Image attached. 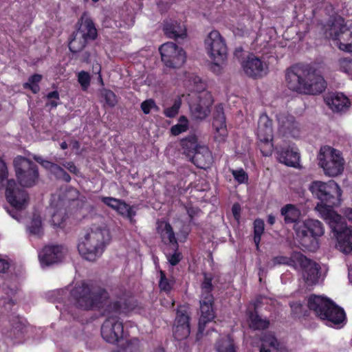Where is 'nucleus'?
<instances>
[{"label":"nucleus","mask_w":352,"mask_h":352,"mask_svg":"<svg viewBox=\"0 0 352 352\" xmlns=\"http://www.w3.org/2000/svg\"><path fill=\"white\" fill-rule=\"evenodd\" d=\"M70 297L77 308L85 311L102 309L103 315L129 313L137 306L133 298L126 294L109 301L107 289L85 281L76 284L70 291Z\"/></svg>","instance_id":"obj_1"},{"label":"nucleus","mask_w":352,"mask_h":352,"mask_svg":"<svg viewBox=\"0 0 352 352\" xmlns=\"http://www.w3.org/2000/svg\"><path fill=\"white\" fill-rule=\"evenodd\" d=\"M285 80L288 88L299 94L317 95L325 90L326 81L308 65L296 64L286 71Z\"/></svg>","instance_id":"obj_2"},{"label":"nucleus","mask_w":352,"mask_h":352,"mask_svg":"<svg viewBox=\"0 0 352 352\" xmlns=\"http://www.w3.org/2000/svg\"><path fill=\"white\" fill-rule=\"evenodd\" d=\"M308 308L331 327H339L346 318L344 309L325 296L311 294L307 299Z\"/></svg>","instance_id":"obj_3"},{"label":"nucleus","mask_w":352,"mask_h":352,"mask_svg":"<svg viewBox=\"0 0 352 352\" xmlns=\"http://www.w3.org/2000/svg\"><path fill=\"white\" fill-rule=\"evenodd\" d=\"M109 232L98 228L88 232L78 245V251L85 260L95 261L104 252L105 242L109 240Z\"/></svg>","instance_id":"obj_4"},{"label":"nucleus","mask_w":352,"mask_h":352,"mask_svg":"<svg viewBox=\"0 0 352 352\" xmlns=\"http://www.w3.org/2000/svg\"><path fill=\"white\" fill-rule=\"evenodd\" d=\"M309 190L320 201V206L327 209V212H333L329 208L338 206L341 203L342 190L334 181H314L310 184Z\"/></svg>","instance_id":"obj_5"},{"label":"nucleus","mask_w":352,"mask_h":352,"mask_svg":"<svg viewBox=\"0 0 352 352\" xmlns=\"http://www.w3.org/2000/svg\"><path fill=\"white\" fill-rule=\"evenodd\" d=\"M296 236L302 246L309 251H315L319 248L318 238L324 234L322 223L316 219H309L301 223L294 226Z\"/></svg>","instance_id":"obj_6"},{"label":"nucleus","mask_w":352,"mask_h":352,"mask_svg":"<svg viewBox=\"0 0 352 352\" xmlns=\"http://www.w3.org/2000/svg\"><path fill=\"white\" fill-rule=\"evenodd\" d=\"M327 219L336 237L337 249L345 254L352 253V227L347 226L345 219L335 212H329Z\"/></svg>","instance_id":"obj_7"},{"label":"nucleus","mask_w":352,"mask_h":352,"mask_svg":"<svg viewBox=\"0 0 352 352\" xmlns=\"http://www.w3.org/2000/svg\"><path fill=\"white\" fill-rule=\"evenodd\" d=\"M318 160V165L323 169L326 175L336 177L344 170V160L342 153L330 146L320 147Z\"/></svg>","instance_id":"obj_8"},{"label":"nucleus","mask_w":352,"mask_h":352,"mask_svg":"<svg viewBox=\"0 0 352 352\" xmlns=\"http://www.w3.org/2000/svg\"><path fill=\"white\" fill-rule=\"evenodd\" d=\"M80 21V25L69 43V49L74 54L82 50L88 41L95 40L98 36L95 24L90 17L83 15Z\"/></svg>","instance_id":"obj_9"},{"label":"nucleus","mask_w":352,"mask_h":352,"mask_svg":"<svg viewBox=\"0 0 352 352\" xmlns=\"http://www.w3.org/2000/svg\"><path fill=\"white\" fill-rule=\"evenodd\" d=\"M16 176L19 184L32 187L38 182L39 174L37 165L29 159L18 155L13 162Z\"/></svg>","instance_id":"obj_10"},{"label":"nucleus","mask_w":352,"mask_h":352,"mask_svg":"<svg viewBox=\"0 0 352 352\" xmlns=\"http://www.w3.org/2000/svg\"><path fill=\"white\" fill-rule=\"evenodd\" d=\"M206 50L208 56L214 62V65L219 67L227 57L228 47L224 38L218 30H212L204 41Z\"/></svg>","instance_id":"obj_11"},{"label":"nucleus","mask_w":352,"mask_h":352,"mask_svg":"<svg viewBox=\"0 0 352 352\" xmlns=\"http://www.w3.org/2000/svg\"><path fill=\"white\" fill-rule=\"evenodd\" d=\"M23 187L19 186L14 179L7 182L5 192L6 200L16 210L12 213L10 211L8 212L16 219H18V211L25 208L29 200V195Z\"/></svg>","instance_id":"obj_12"},{"label":"nucleus","mask_w":352,"mask_h":352,"mask_svg":"<svg viewBox=\"0 0 352 352\" xmlns=\"http://www.w3.org/2000/svg\"><path fill=\"white\" fill-rule=\"evenodd\" d=\"M128 314H123L126 315ZM121 314H112L106 315L108 317L101 326L100 333L102 338L107 342L116 344L126 336L123 322L120 320V318L117 316Z\"/></svg>","instance_id":"obj_13"},{"label":"nucleus","mask_w":352,"mask_h":352,"mask_svg":"<svg viewBox=\"0 0 352 352\" xmlns=\"http://www.w3.org/2000/svg\"><path fill=\"white\" fill-rule=\"evenodd\" d=\"M161 59L164 65L169 68H179L186 62L185 51L173 42L164 43L159 48Z\"/></svg>","instance_id":"obj_14"},{"label":"nucleus","mask_w":352,"mask_h":352,"mask_svg":"<svg viewBox=\"0 0 352 352\" xmlns=\"http://www.w3.org/2000/svg\"><path fill=\"white\" fill-rule=\"evenodd\" d=\"M292 259L294 264L298 265L302 270L304 280L307 284H316L318 281L320 266L313 260L308 258L300 252H294Z\"/></svg>","instance_id":"obj_15"},{"label":"nucleus","mask_w":352,"mask_h":352,"mask_svg":"<svg viewBox=\"0 0 352 352\" xmlns=\"http://www.w3.org/2000/svg\"><path fill=\"white\" fill-rule=\"evenodd\" d=\"M338 28L333 35V40L336 41L338 48L346 52H352V21H345L340 17L336 21Z\"/></svg>","instance_id":"obj_16"},{"label":"nucleus","mask_w":352,"mask_h":352,"mask_svg":"<svg viewBox=\"0 0 352 352\" xmlns=\"http://www.w3.org/2000/svg\"><path fill=\"white\" fill-rule=\"evenodd\" d=\"M241 65L245 75L252 79L263 77L268 69L266 63L254 54H250L243 59Z\"/></svg>","instance_id":"obj_17"},{"label":"nucleus","mask_w":352,"mask_h":352,"mask_svg":"<svg viewBox=\"0 0 352 352\" xmlns=\"http://www.w3.org/2000/svg\"><path fill=\"white\" fill-rule=\"evenodd\" d=\"M42 266H50L60 263L64 258V248L61 245H47L38 254Z\"/></svg>","instance_id":"obj_18"},{"label":"nucleus","mask_w":352,"mask_h":352,"mask_svg":"<svg viewBox=\"0 0 352 352\" xmlns=\"http://www.w3.org/2000/svg\"><path fill=\"white\" fill-rule=\"evenodd\" d=\"M201 316L198 324V333L202 334L207 323L215 317L214 311V298L201 296L199 301Z\"/></svg>","instance_id":"obj_19"},{"label":"nucleus","mask_w":352,"mask_h":352,"mask_svg":"<svg viewBox=\"0 0 352 352\" xmlns=\"http://www.w3.org/2000/svg\"><path fill=\"white\" fill-rule=\"evenodd\" d=\"M212 126L215 130V140L223 142L228 135L226 116L222 104H217L213 112Z\"/></svg>","instance_id":"obj_20"},{"label":"nucleus","mask_w":352,"mask_h":352,"mask_svg":"<svg viewBox=\"0 0 352 352\" xmlns=\"http://www.w3.org/2000/svg\"><path fill=\"white\" fill-rule=\"evenodd\" d=\"M162 31L166 37L175 40L187 36L186 26L182 22L172 19L163 21Z\"/></svg>","instance_id":"obj_21"},{"label":"nucleus","mask_w":352,"mask_h":352,"mask_svg":"<svg viewBox=\"0 0 352 352\" xmlns=\"http://www.w3.org/2000/svg\"><path fill=\"white\" fill-rule=\"evenodd\" d=\"M10 323L12 328L10 330L3 332L8 338L13 340L14 343H19L24 338L25 332V324L22 318L16 316H12L10 319Z\"/></svg>","instance_id":"obj_22"},{"label":"nucleus","mask_w":352,"mask_h":352,"mask_svg":"<svg viewBox=\"0 0 352 352\" xmlns=\"http://www.w3.org/2000/svg\"><path fill=\"white\" fill-rule=\"evenodd\" d=\"M324 101L333 112L344 111L351 105L349 99L342 93H331L325 97Z\"/></svg>","instance_id":"obj_23"},{"label":"nucleus","mask_w":352,"mask_h":352,"mask_svg":"<svg viewBox=\"0 0 352 352\" xmlns=\"http://www.w3.org/2000/svg\"><path fill=\"white\" fill-rule=\"evenodd\" d=\"M193 164L197 168L206 169L210 167L212 162V153L208 147L201 146L189 158Z\"/></svg>","instance_id":"obj_24"},{"label":"nucleus","mask_w":352,"mask_h":352,"mask_svg":"<svg viewBox=\"0 0 352 352\" xmlns=\"http://www.w3.org/2000/svg\"><path fill=\"white\" fill-rule=\"evenodd\" d=\"M156 230L164 244L175 246L176 249L179 247L175 232L169 222L157 221Z\"/></svg>","instance_id":"obj_25"},{"label":"nucleus","mask_w":352,"mask_h":352,"mask_svg":"<svg viewBox=\"0 0 352 352\" xmlns=\"http://www.w3.org/2000/svg\"><path fill=\"white\" fill-rule=\"evenodd\" d=\"M256 135L258 140L273 138L272 120L265 113L259 117Z\"/></svg>","instance_id":"obj_26"},{"label":"nucleus","mask_w":352,"mask_h":352,"mask_svg":"<svg viewBox=\"0 0 352 352\" xmlns=\"http://www.w3.org/2000/svg\"><path fill=\"white\" fill-rule=\"evenodd\" d=\"M203 94H204L206 98V101L202 103L201 100H200L199 103L190 107L194 117L200 120L204 119L208 116L210 111V107L213 102L212 96L209 93H204Z\"/></svg>","instance_id":"obj_27"},{"label":"nucleus","mask_w":352,"mask_h":352,"mask_svg":"<svg viewBox=\"0 0 352 352\" xmlns=\"http://www.w3.org/2000/svg\"><path fill=\"white\" fill-rule=\"evenodd\" d=\"M280 214L284 217V221L286 224L301 223L300 219L301 211L295 205L288 204L280 209Z\"/></svg>","instance_id":"obj_28"},{"label":"nucleus","mask_w":352,"mask_h":352,"mask_svg":"<svg viewBox=\"0 0 352 352\" xmlns=\"http://www.w3.org/2000/svg\"><path fill=\"white\" fill-rule=\"evenodd\" d=\"M278 158L281 163L291 167H297L300 162L299 153L289 148H283L278 153Z\"/></svg>","instance_id":"obj_29"},{"label":"nucleus","mask_w":352,"mask_h":352,"mask_svg":"<svg viewBox=\"0 0 352 352\" xmlns=\"http://www.w3.org/2000/svg\"><path fill=\"white\" fill-rule=\"evenodd\" d=\"M183 154L189 158L195 153L200 145L197 143V138L195 135H190L181 141Z\"/></svg>","instance_id":"obj_30"},{"label":"nucleus","mask_w":352,"mask_h":352,"mask_svg":"<svg viewBox=\"0 0 352 352\" xmlns=\"http://www.w3.org/2000/svg\"><path fill=\"white\" fill-rule=\"evenodd\" d=\"M248 318L250 327L254 330H265L270 326L269 320L261 318L256 311H250Z\"/></svg>","instance_id":"obj_31"},{"label":"nucleus","mask_w":352,"mask_h":352,"mask_svg":"<svg viewBox=\"0 0 352 352\" xmlns=\"http://www.w3.org/2000/svg\"><path fill=\"white\" fill-rule=\"evenodd\" d=\"M204 279L201 283V295L203 297L210 298V299H213L214 296L212 294V292L214 289V285L212 284V280L214 276L212 274L208 272H203L202 273Z\"/></svg>","instance_id":"obj_32"},{"label":"nucleus","mask_w":352,"mask_h":352,"mask_svg":"<svg viewBox=\"0 0 352 352\" xmlns=\"http://www.w3.org/2000/svg\"><path fill=\"white\" fill-rule=\"evenodd\" d=\"M133 208L134 206H131L124 201L121 200L114 210L121 216L127 218L131 223H135L134 217L136 215V211Z\"/></svg>","instance_id":"obj_33"},{"label":"nucleus","mask_w":352,"mask_h":352,"mask_svg":"<svg viewBox=\"0 0 352 352\" xmlns=\"http://www.w3.org/2000/svg\"><path fill=\"white\" fill-rule=\"evenodd\" d=\"M253 232V241L255 244L256 249V250H259L261 237L265 232V223L263 219L257 218L254 221Z\"/></svg>","instance_id":"obj_34"},{"label":"nucleus","mask_w":352,"mask_h":352,"mask_svg":"<svg viewBox=\"0 0 352 352\" xmlns=\"http://www.w3.org/2000/svg\"><path fill=\"white\" fill-rule=\"evenodd\" d=\"M217 352H236L234 342L230 336L219 339L215 344Z\"/></svg>","instance_id":"obj_35"},{"label":"nucleus","mask_w":352,"mask_h":352,"mask_svg":"<svg viewBox=\"0 0 352 352\" xmlns=\"http://www.w3.org/2000/svg\"><path fill=\"white\" fill-rule=\"evenodd\" d=\"M29 232L38 237H41L43 234V229L42 226V221L39 214H34L30 226L28 227Z\"/></svg>","instance_id":"obj_36"},{"label":"nucleus","mask_w":352,"mask_h":352,"mask_svg":"<svg viewBox=\"0 0 352 352\" xmlns=\"http://www.w3.org/2000/svg\"><path fill=\"white\" fill-rule=\"evenodd\" d=\"M43 76L34 74L28 78V82L23 84L25 89H30L33 94H36L40 91L39 83L42 80Z\"/></svg>","instance_id":"obj_37"},{"label":"nucleus","mask_w":352,"mask_h":352,"mask_svg":"<svg viewBox=\"0 0 352 352\" xmlns=\"http://www.w3.org/2000/svg\"><path fill=\"white\" fill-rule=\"evenodd\" d=\"M189 122L185 116H181L179 118L178 123L172 126L170 131L171 135L177 136L188 129Z\"/></svg>","instance_id":"obj_38"},{"label":"nucleus","mask_w":352,"mask_h":352,"mask_svg":"<svg viewBox=\"0 0 352 352\" xmlns=\"http://www.w3.org/2000/svg\"><path fill=\"white\" fill-rule=\"evenodd\" d=\"M190 316L188 314L187 308L184 306H179L177 312L175 324L177 325H190Z\"/></svg>","instance_id":"obj_39"},{"label":"nucleus","mask_w":352,"mask_h":352,"mask_svg":"<svg viewBox=\"0 0 352 352\" xmlns=\"http://www.w3.org/2000/svg\"><path fill=\"white\" fill-rule=\"evenodd\" d=\"M261 346L266 348L270 346L274 349L278 350L280 343L276 336L272 332L265 333L261 338Z\"/></svg>","instance_id":"obj_40"},{"label":"nucleus","mask_w":352,"mask_h":352,"mask_svg":"<svg viewBox=\"0 0 352 352\" xmlns=\"http://www.w3.org/2000/svg\"><path fill=\"white\" fill-rule=\"evenodd\" d=\"M190 333V325H177L173 327V336L177 340H182L188 337Z\"/></svg>","instance_id":"obj_41"},{"label":"nucleus","mask_w":352,"mask_h":352,"mask_svg":"<svg viewBox=\"0 0 352 352\" xmlns=\"http://www.w3.org/2000/svg\"><path fill=\"white\" fill-rule=\"evenodd\" d=\"M101 96L104 100L105 104L109 107H114L118 103V98L116 94L108 89L101 91Z\"/></svg>","instance_id":"obj_42"},{"label":"nucleus","mask_w":352,"mask_h":352,"mask_svg":"<svg viewBox=\"0 0 352 352\" xmlns=\"http://www.w3.org/2000/svg\"><path fill=\"white\" fill-rule=\"evenodd\" d=\"M273 138L258 140V146L263 156H270L273 151Z\"/></svg>","instance_id":"obj_43"},{"label":"nucleus","mask_w":352,"mask_h":352,"mask_svg":"<svg viewBox=\"0 0 352 352\" xmlns=\"http://www.w3.org/2000/svg\"><path fill=\"white\" fill-rule=\"evenodd\" d=\"M181 106L182 100L177 98L174 100L173 104L171 107L164 109L163 113L166 118H173L178 114Z\"/></svg>","instance_id":"obj_44"},{"label":"nucleus","mask_w":352,"mask_h":352,"mask_svg":"<svg viewBox=\"0 0 352 352\" xmlns=\"http://www.w3.org/2000/svg\"><path fill=\"white\" fill-rule=\"evenodd\" d=\"M111 352H140L139 341L138 339H133L129 342L124 346L111 351Z\"/></svg>","instance_id":"obj_45"},{"label":"nucleus","mask_w":352,"mask_h":352,"mask_svg":"<svg viewBox=\"0 0 352 352\" xmlns=\"http://www.w3.org/2000/svg\"><path fill=\"white\" fill-rule=\"evenodd\" d=\"M57 179L63 180L67 183L71 181L70 175L59 165L56 164L51 173Z\"/></svg>","instance_id":"obj_46"},{"label":"nucleus","mask_w":352,"mask_h":352,"mask_svg":"<svg viewBox=\"0 0 352 352\" xmlns=\"http://www.w3.org/2000/svg\"><path fill=\"white\" fill-rule=\"evenodd\" d=\"M78 82L80 85L83 91H87L90 86V74L85 71L80 72L78 74Z\"/></svg>","instance_id":"obj_47"},{"label":"nucleus","mask_w":352,"mask_h":352,"mask_svg":"<svg viewBox=\"0 0 352 352\" xmlns=\"http://www.w3.org/2000/svg\"><path fill=\"white\" fill-rule=\"evenodd\" d=\"M172 250L174 251L173 254H166V257L168 263L172 266L177 265L182 259V252L179 251V247L176 249L175 246H170Z\"/></svg>","instance_id":"obj_48"},{"label":"nucleus","mask_w":352,"mask_h":352,"mask_svg":"<svg viewBox=\"0 0 352 352\" xmlns=\"http://www.w3.org/2000/svg\"><path fill=\"white\" fill-rule=\"evenodd\" d=\"M338 70L352 77V59L341 58L338 60Z\"/></svg>","instance_id":"obj_49"},{"label":"nucleus","mask_w":352,"mask_h":352,"mask_svg":"<svg viewBox=\"0 0 352 352\" xmlns=\"http://www.w3.org/2000/svg\"><path fill=\"white\" fill-rule=\"evenodd\" d=\"M185 208L189 217V223L192 225H197L195 223V218L202 213L201 209L191 205L185 206Z\"/></svg>","instance_id":"obj_50"},{"label":"nucleus","mask_w":352,"mask_h":352,"mask_svg":"<svg viewBox=\"0 0 352 352\" xmlns=\"http://www.w3.org/2000/svg\"><path fill=\"white\" fill-rule=\"evenodd\" d=\"M140 107L143 113L146 115L149 114L152 109H155V111L159 109L155 101L152 98L143 101L140 104Z\"/></svg>","instance_id":"obj_51"},{"label":"nucleus","mask_w":352,"mask_h":352,"mask_svg":"<svg viewBox=\"0 0 352 352\" xmlns=\"http://www.w3.org/2000/svg\"><path fill=\"white\" fill-rule=\"evenodd\" d=\"M160 279L159 281V287L162 291L168 292L172 289L173 285L166 278V273L163 270L160 271Z\"/></svg>","instance_id":"obj_52"},{"label":"nucleus","mask_w":352,"mask_h":352,"mask_svg":"<svg viewBox=\"0 0 352 352\" xmlns=\"http://www.w3.org/2000/svg\"><path fill=\"white\" fill-rule=\"evenodd\" d=\"M46 98L47 99V102L46 103L47 106H50L52 108H56L58 105V100H60V96L58 91H52L49 92L46 95Z\"/></svg>","instance_id":"obj_53"},{"label":"nucleus","mask_w":352,"mask_h":352,"mask_svg":"<svg viewBox=\"0 0 352 352\" xmlns=\"http://www.w3.org/2000/svg\"><path fill=\"white\" fill-rule=\"evenodd\" d=\"M65 221V215L63 212L56 211L52 216V222L55 227H61Z\"/></svg>","instance_id":"obj_54"},{"label":"nucleus","mask_w":352,"mask_h":352,"mask_svg":"<svg viewBox=\"0 0 352 352\" xmlns=\"http://www.w3.org/2000/svg\"><path fill=\"white\" fill-rule=\"evenodd\" d=\"M232 175L239 184L245 183L248 179V174L243 168L233 170Z\"/></svg>","instance_id":"obj_55"},{"label":"nucleus","mask_w":352,"mask_h":352,"mask_svg":"<svg viewBox=\"0 0 352 352\" xmlns=\"http://www.w3.org/2000/svg\"><path fill=\"white\" fill-rule=\"evenodd\" d=\"M8 170L7 165L4 160L0 157V187L2 186L3 182L8 178Z\"/></svg>","instance_id":"obj_56"},{"label":"nucleus","mask_w":352,"mask_h":352,"mask_svg":"<svg viewBox=\"0 0 352 352\" xmlns=\"http://www.w3.org/2000/svg\"><path fill=\"white\" fill-rule=\"evenodd\" d=\"M122 199H116L111 197H102L101 198V201L103 204L111 208L112 209H115L116 206L120 204Z\"/></svg>","instance_id":"obj_57"},{"label":"nucleus","mask_w":352,"mask_h":352,"mask_svg":"<svg viewBox=\"0 0 352 352\" xmlns=\"http://www.w3.org/2000/svg\"><path fill=\"white\" fill-rule=\"evenodd\" d=\"M273 261L275 264H286V265H295L296 264H294L293 263V261L292 259V256L290 257H287V256H275L274 258H273Z\"/></svg>","instance_id":"obj_58"},{"label":"nucleus","mask_w":352,"mask_h":352,"mask_svg":"<svg viewBox=\"0 0 352 352\" xmlns=\"http://www.w3.org/2000/svg\"><path fill=\"white\" fill-rule=\"evenodd\" d=\"M62 166L67 168L71 173L78 176L80 174V170L75 165L73 162H64L62 164Z\"/></svg>","instance_id":"obj_59"},{"label":"nucleus","mask_w":352,"mask_h":352,"mask_svg":"<svg viewBox=\"0 0 352 352\" xmlns=\"http://www.w3.org/2000/svg\"><path fill=\"white\" fill-rule=\"evenodd\" d=\"M232 212L234 218L239 221L241 217V206L239 204H234L232 207Z\"/></svg>","instance_id":"obj_60"},{"label":"nucleus","mask_w":352,"mask_h":352,"mask_svg":"<svg viewBox=\"0 0 352 352\" xmlns=\"http://www.w3.org/2000/svg\"><path fill=\"white\" fill-rule=\"evenodd\" d=\"M10 268V263L0 257V273H5Z\"/></svg>","instance_id":"obj_61"},{"label":"nucleus","mask_w":352,"mask_h":352,"mask_svg":"<svg viewBox=\"0 0 352 352\" xmlns=\"http://www.w3.org/2000/svg\"><path fill=\"white\" fill-rule=\"evenodd\" d=\"M56 164L53 163L48 160H44L41 162V165H42V166H43L45 169L49 170L51 173L52 172L54 166H55Z\"/></svg>","instance_id":"obj_62"},{"label":"nucleus","mask_w":352,"mask_h":352,"mask_svg":"<svg viewBox=\"0 0 352 352\" xmlns=\"http://www.w3.org/2000/svg\"><path fill=\"white\" fill-rule=\"evenodd\" d=\"M190 232V230L188 228H183L179 230V234H181L184 239H186Z\"/></svg>","instance_id":"obj_63"},{"label":"nucleus","mask_w":352,"mask_h":352,"mask_svg":"<svg viewBox=\"0 0 352 352\" xmlns=\"http://www.w3.org/2000/svg\"><path fill=\"white\" fill-rule=\"evenodd\" d=\"M344 214L346 218L352 223V208H346L344 210Z\"/></svg>","instance_id":"obj_64"}]
</instances>
